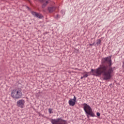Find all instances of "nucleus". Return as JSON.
<instances>
[{"instance_id":"nucleus-1","label":"nucleus","mask_w":124,"mask_h":124,"mask_svg":"<svg viewBox=\"0 0 124 124\" xmlns=\"http://www.w3.org/2000/svg\"><path fill=\"white\" fill-rule=\"evenodd\" d=\"M106 62H108V65L101 64L97 69H92L91 72H84L81 73V74L83 75V77L85 78H87L91 73H92V75L96 77L102 75L103 80L106 81L110 80L112 77V74L114 71L112 67L111 57L109 56L102 59V63H106Z\"/></svg>"},{"instance_id":"nucleus-2","label":"nucleus","mask_w":124,"mask_h":124,"mask_svg":"<svg viewBox=\"0 0 124 124\" xmlns=\"http://www.w3.org/2000/svg\"><path fill=\"white\" fill-rule=\"evenodd\" d=\"M11 95L15 99H19V98L22 97L23 93L22 90L20 89H14L11 92Z\"/></svg>"},{"instance_id":"nucleus-3","label":"nucleus","mask_w":124,"mask_h":124,"mask_svg":"<svg viewBox=\"0 0 124 124\" xmlns=\"http://www.w3.org/2000/svg\"><path fill=\"white\" fill-rule=\"evenodd\" d=\"M83 108L86 114H88L90 117H95L92 108L88 104L86 103L83 104Z\"/></svg>"},{"instance_id":"nucleus-4","label":"nucleus","mask_w":124,"mask_h":124,"mask_svg":"<svg viewBox=\"0 0 124 124\" xmlns=\"http://www.w3.org/2000/svg\"><path fill=\"white\" fill-rule=\"evenodd\" d=\"M51 122L52 124H67V122L62 118L52 119L51 120Z\"/></svg>"},{"instance_id":"nucleus-5","label":"nucleus","mask_w":124,"mask_h":124,"mask_svg":"<svg viewBox=\"0 0 124 124\" xmlns=\"http://www.w3.org/2000/svg\"><path fill=\"white\" fill-rule=\"evenodd\" d=\"M25 100L24 99H20L17 101L16 106L17 107H20V108H24L25 107Z\"/></svg>"},{"instance_id":"nucleus-6","label":"nucleus","mask_w":124,"mask_h":124,"mask_svg":"<svg viewBox=\"0 0 124 124\" xmlns=\"http://www.w3.org/2000/svg\"><path fill=\"white\" fill-rule=\"evenodd\" d=\"M76 97L75 96H74L73 99H70L68 103L70 105V106L73 107L74 105H75V103H76Z\"/></svg>"},{"instance_id":"nucleus-7","label":"nucleus","mask_w":124,"mask_h":124,"mask_svg":"<svg viewBox=\"0 0 124 124\" xmlns=\"http://www.w3.org/2000/svg\"><path fill=\"white\" fill-rule=\"evenodd\" d=\"M31 14L34 17H36V18H38L39 19H42V18H43L42 15L38 14L35 12H31Z\"/></svg>"},{"instance_id":"nucleus-8","label":"nucleus","mask_w":124,"mask_h":124,"mask_svg":"<svg viewBox=\"0 0 124 124\" xmlns=\"http://www.w3.org/2000/svg\"><path fill=\"white\" fill-rule=\"evenodd\" d=\"M48 10L50 13H52V12H53V11H55L56 10V8L55 7H48Z\"/></svg>"},{"instance_id":"nucleus-9","label":"nucleus","mask_w":124,"mask_h":124,"mask_svg":"<svg viewBox=\"0 0 124 124\" xmlns=\"http://www.w3.org/2000/svg\"><path fill=\"white\" fill-rule=\"evenodd\" d=\"M47 4H48V1H46V2L44 3L42 6V8H45Z\"/></svg>"},{"instance_id":"nucleus-10","label":"nucleus","mask_w":124,"mask_h":124,"mask_svg":"<svg viewBox=\"0 0 124 124\" xmlns=\"http://www.w3.org/2000/svg\"><path fill=\"white\" fill-rule=\"evenodd\" d=\"M100 43H101V40L100 39L97 40L96 44H97V45H98L100 44Z\"/></svg>"},{"instance_id":"nucleus-11","label":"nucleus","mask_w":124,"mask_h":124,"mask_svg":"<svg viewBox=\"0 0 124 124\" xmlns=\"http://www.w3.org/2000/svg\"><path fill=\"white\" fill-rule=\"evenodd\" d=\"M52 111H53V109H52V108L48 109V112H49V114H51V113H52Z\"/></svg>"},{"instance_id":"nucleus-12","label":"nucleus","mask_w":124,"mask_h":124,"mask_svg":"<svg viewBox=\"0 0 124 124\" xmlns=\"http://www.w3.org/2000/svg\"><path fill=\"white\" fill-rule=\"evenodd\" d=\"M38 0L39 1H40V2H42V3L45 2V0Z\"/></svg>"},{"instance_id":"nucleus-13","label":"nucleus","mask_w":124,"mask_h":124,"mask_svg":"<svg viewBox=\"0 0 124 124\" xmlns=\"http://www.w3.org/2000/svg\"><path fill=\"white\" fill-rule=\"evenodd\" d=\"M96 114H97V116L98 117H100V113L97 112V113H96Z\"/></svg>"},{"instance_id":"nucleus-14","label":"nucleus","mask_w":124,"mask_h":124,"mask_svg":"<svg viewBox=\"0 0 124 124\" xmlns=\"http://www.w3.org/2000/svg\"><path fill=\"white\" fill-rule=\"evenodd\" d=\"M90 114H86V116L87 117V118L89 119V118H90V116H89Z\"/></svg>"},{"instance_id":"nucleus-15","label":"nucleus","mask_w":124,"mask_h":124,"mask_svg":"<svg viewBox=\"0 0 124 124\" xmlns=\"http://www.w3.org/2000/svg\"><path fill=\"white\" fill-rule=\"evenodd\" d=\"M83 78H85V77H84V76H83L82 77H81L80 79H83Z\"/></svg>"},{"instance_id":"nucleus-16","label":"nucleus","mask_w":124,"mask_h":124,"mask_svg":"<svg viewBox=\"0 0 124 124\" xmlns=\"http://www.w3.org/2000/svg\"><path fill=\"white\" fill-rule=\"evenodd\" d=\"M90 46H93V44H90Z\"/></svg>"},{"instance_id":"nucleus-17","label":"nucleus","mask_w":124,"mask_h":124,"mask_svg":"<svg viewBox=\"0 0 124 124\" xmlns=\"http://www.w3.org/2000/svg\"><path fill=\"white\" fill-rule=\"evenodd\" d=\"M57 17H59V15H57Z\"/></svg>"}]
</instances>
